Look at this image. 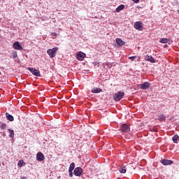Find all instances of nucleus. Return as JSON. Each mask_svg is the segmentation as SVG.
<instances>
[{
    "label": "nucleus",
    "mask_w": 179,
    "mask_h": 179,
    "mask_svg": "<svg viewBox=\"0 0 179 179\" xmlns=\"http://www.w3.org/2000/svg\"><path fill=\"white\" fill-rule=\"evenodd\" d=\"M125 96V92H117L113 94V100L115 101H120Z\"/></svg>",
    "instance_id": "f257e3e1"
},
{
    "label": "nucleus",
    "mask_w": 179,
    "mask_h": 179,
    "mask_svg": "<svg viewBox=\"0 0 179 179\" xmlns=\"http://www.w3.org/2000/svg\"><path fill=\"white\" fill-rule=\"evenodd\" d=\"M57 51H58V48H53L52 49H48L47 50V54H48L50 58H54L57 55Z\"/></svg>",
    "instance_id": "f03ea898"
},
{
    "label": "nucleus",
    "mask_w": 179,
    "mask_h": 179,
    "mask_svg": "<svg viewBox=\"0 0 179 179\" xmlns=\"http://www.w3.org/2000/svg\"><path fill=\"white\" fill-rule=\"evenodd\" d=\"M83 173V169H82V168L80 167H76L74 169V176H76L77 177H80Z\"/></svg>",
    "instance_id": "7ed1b4c3"
},
{
    "label": "nucleus",
    "mask_w": 179,
    "mask_h": 179,
    "mask_svg": "<svg viewBox=\"0 0 179 179\" xmlns=\"http://www.w3.org/2000/svg\"><path fill=\"white\" fill-rule=\"evenodd\" d=\"M134 29H136V30H139L140 31H141V30H143V25L142 24V22H136L134 23Z\"/></svg>",
    "instance_id": "20e7f679"
},
{
    "label": "nucleus",
    "mask_w": 179,
    "mask_h": 179,
    "mask_svg": "<svg viewBox=\"0 0 179 179\" xmlns=\"http://www.w3.org/2000/svg\"><path fill=\"white\" fill-rule=\"evenodd\" d=\"M85 57H86V54L83 53V52H78L76 53V58L78 61H83Z\"/></svg>",
    "instance_id": "39448f33"
},
{
    "label": "nucleus",
    "mask_w": 179,
    "mask_h": 179,
    "mask_svg": "<svg viewBox=\"0 0 179 179\" xmlns=\"http://www.w3.org/2000/svg\"><path fill=\"white\" fill-rule=\"evenodd\" d=\"M27 69L28 71H30L34 75V76H41L40 71L32 67H28Z\"/></svg>",
    "instance_id": "423d86ee"
},
{
    "label": "nucleus",
    "mask_w": 179,
    "mask_h": 179,
    "mask_svg": "<svg viewBox=\"0 0 179 179\" xmlns=\"http://www.w3.org/2000/svg\"><path fill=\"white\" fill-rule=\"evenodd\" d=\"M13 46L15 50H17L18 51H20V50H23V48L22 47V45L19 43V41L15 42L13 44Z\"/></svg>",
    "instance_id": "0eeeda50"
},
{
    "label": "nucleus",
    "mask_w": 179,
    "mask_h": 179,
    "mask_svg": "<svg viewBox=\"0 0 179 179\" xmlns=\"http://www.w3.org/2000/svg\"><path fill=\"white\" fill-rule=\"evenodd\" d=\"M141 89H143V90H146L150 87V83L148 82H145L143 84L140 85Z\"/></svg>",
    "instance_id": "6e6552de"
},
{
    "label": "nucleus",
    "mask_w": 179,
    "mask_h": 179,
    "mask_svg": "<svg viewBox=\"0 0 179 179\" xmlns=\"http://www.w3.org/2000/svg\"><path fill=\"white\" fill-rule=\"evenodd\" d=\"M122 132H129V126L126 124H122L121 126Z\"/></svg>",
    "instance_id": "1a4fd4ad"
},
{
    "label": "nucleus",
    "mask_w": 179,
    "mask_h": 179,
    "mask_svg": "<svg viewBox=\"0 0 179 179\" xmlns=\"http://www.w3.org/2000/svg\"><path fill=\"white\" fill-rule=\"evenodd\" d=\"M160 163L164 166H169V164H173V161L169 159H162Z\"/></svg>",
    "instance_id": "9d476101"
},
{
    "label": "nucleus",
    "mask_w": 179,
    "mask_h": 179,
    "mask_svg": "<svg viewBox=\"0 0 179 179\" xmlns=\"http://www.w3.org/2000/svg\"><path fill=\"white\" fill-rule=\"evenodd\" d=\"M145 61H148L149 62H151V64H155L156 62V60L153 58L152 56L146 55L145 57Z\"/></svg>",
    "instance_id": "9b49d317"
},
{
    "label": "nucleus",
    "mask_w": 179,
    "mask_h": 179,
    "mask_svg": "<svg viewBox=\"0 0 179 179\" xmlns=\"http://www.w3.org/2000/svg\"><path fill=\"white\" fill-rule=\"evenodd\" d=\"M36 159L38 162H43V160L45 159L44 154L42 152H38L36 155Z\"/></svg>",
    "instance_id": "f8f14e48"
},
{
    "label": "nucleus",
    "mask_w": 179,
    "mask_h": 179,
    "mask_svg": "<svg viewBox=\"0 0 179 179\" xmlns=\"http://www.w3.org/2000/svg\"><path fill=\"white\" fill-rule=\"evenodd\" d=\"M115 43H116V44L120 45V47H122V45H125V43L124 42V41H122V39H121L120 38H117L115 39Z\"/></svg>",
    "instance_id": "ddd939ff"
},
{
    "label": "nucleus",
    "mask_w": 179,
    "mask_h": 179,
    "mask_svg": "<svg viewBox=\"0 0 179 179\" xmlns=\"http://www.w3.org/2000/svg\"><path fill=\"white\" fill-rule=\"evenodd\" d=\"M157 120L158 121H160V122H163V121H166V115L164 114L158 115Z\"/></svg>",
    "instance_id": "4468645a"
},
{
    "label": "nucleus",
    "mask_w": 179,
    "mask_h": 179,
    "mask_svg": "<svg viewBox=\"0 0 179 179\" xmlns=\"http://www.w3.org/2000/svg\"><path fill=\"white\" fill-rule=\"evenodd\" d=\"M103 92V90L99 87H95L92 90V93H101Z\"/></svg>",
    "instance_id": "2eb2a0df"
},
{
    "label": "nucleus",
    "mask_w": 179,
    "mask_h": 179,
    "mask_svg": "<svg viewBox=\"0 0 179 179\" xmlns=\"http://www.w3.org/2000/svg\"><path fill=\"white\" fill-rule=\"evenodd\" d=\"M125 8V6L124 5H120L116 9H115V12H117V13L119 12H121V10H124Z\"/></svg>",
    "instance_id": "dca6fc26"
},
{
    "label": "nucleus",
    "mask_w": 179,
    "mask_h": 179,
    "mask_svg": "<svg viewBox=\"0 0 179 179\" xmlns=\"http://www.w3.org/2000/svg\"><path fill=\"white\" fill-rule=\"evenodd\" d=\"M172 141L173 143H178V134H175L172 138Z\"/></svg>",
    "instance_id": "f3484780"
},
{
    "label": "nucleus",
    "mask_w": 179,
    "mask_h": 179,
    "mask_svg": "<svg viewBox=\"0 0 179 179\" xmlns=\"http://www.w3.org/2000/svg\"><path fill=\"white\" fill-rule=\"evenodd\" d=\"M6 118L8 121H13L14 118H13V116L12 115H10L9 113H6Z\"/></svg>",
    "instance_id": "a211bd4d"
},
{
    "label": "nucleus",
    "mask_w": 179,
    "mask_h": 179,
    "mask_svg": "<svg viewBox=\"0 0 179 179\" xmlns=\"http://www.w3.org/2000/svg\"><path fill=\"white\" fill-rule=\"evenodd\" d=\"M8 134H9V137L13 138L15 136V131L10 129H8Z\"/></svg>",
    "instance_id": "6ab92c4d"
},
{
    "label": "nucleus",
    "mask_w": 179,
    "mask_h": 179,
    "mask_svg": "<svg viewBox=\"0 0 179 179\" xmlns=\"http://www.w3.org/2000/svg\"><path fill=\"white\" fill-rule=\"evenodd\" d=\"M75 169V164L73 162H72L69 168V172H71L73 171V170Z\"/></svg>",
    "instance_id": "aec40b11"
},
{
    "label": "nucleus",
    "mask_w": 179,
    "mask_h": 179,
    "mask_svg": "<svg viewBox=\"0 0 179 179\" xmlns=\"http://www.w3.org/2000/svg\"><path fill=\"white\" fill-rule=\"evenodd\" d=\"M159 43H162V44H166L169 43V39L166 38H162L160 39Z\"/></svg>",
    "instance_id": "412c9836"
},
{
    "label": "nucleus",
    "mask_w": 179,
    "mask_h": 179,
    "mask_svg": "<svg viewBox=\"0 0 179 179\" xmlns=\"http://www.w3.org/2000/svg\"><path fill=\"white\" fill-rule=\"evenodd\" d=\"M120 173H122V174H125L127 173V168L125 166L122 167L119 170Z\"/></svg>",
    "instance_id": "4be33fe9"
},
{
    "label": "nucleus",
    "mask_w": 179,
    "mask_h": 179,
    "mask_svg": "<svg viewBox=\"0 0 179 179\" xmlns=\"http://www.w3.org/2000/svg\"><path fill=\"white\" fill-rule=\"evenodd\" d=\"M17 166L18 167H23V166H24V161H23V159L20 160L17 163Z\"/></svg>",
    "instance_id": "5701e85b"
},
{
    "label": "nucleus",
    "mask_w": 179,
    "mask_h": 179,
    "mask_svg": "<svg viewBox=\"0 0 179 179\" xmlns=\"http://www.w3.org/2000/svg\"><path fill=\"white\" fill-rule=\"evenodd\" d=\"M1 129H6V124L5 123H2L1 125Z\"/></svg>",
    "instance_id": "b1692460"
},
{
    "label": "nucleus",
    "mask_w": 179,
    "mask_h": 179,
    "mask_svg": "<svg viewBox=\"0 0 179 179\" xmlns=\"http://www.w3.org/2000/svg\"><path fill=\"white\" fill-rule=\"evenodd\" d=\"M129 59H131V61H135L136 59V56H132L129 57Z\"/></svg>",
    "instance_id": "393cba45"
},
{
    "label": "nucleus",
    "mask_w": 179,
    "mask_h": 179,
    "mask_svg": "<svg viewBox=\"0 0 179 179\" xmlns=\"http://www.w3.org/2000/svg\"><path fill=\"white\" fill-rule=\"evenodd\" d=\"M13 58H17V53H16V52H14V53H13Z\"/></svg>",
    "instance_id": "a878e982"
},
{
    "label": "nucleus",
    "mask_w": 179,
    "mask_h": 179,
    "mask_svg": "<svg viewBox=\"0 0 179 179\" xmlns=\"http://www.w3.org/2000/svg\"><path fill=\"white\" fill-rule=\"evenodd\" d=\"M151 132H157V130L156 129H150Z\"/></svg>",
    "instance_id": "bb28decb"
},
{
    "label": "nucleus",
    "mask_w": 179,
    "mask_h": 179,
    "mask_svg": "<svg viewBox=\"0 0 179 179\" xmlns=\"http://www.w3.org/2000/svg\"><path fill=\"white\" fill-rule=\"evenodd\" d=\"M69 173V177H73V173H72V171Z\"/></svg>",
    "instance_id": "cd10ccee"
},
{
    "label": "nucleus",
    "mask_w": 179,
    "mask_h": 179,
    "mask_svg": "<svg viewBox=\"0 0 179 179\" xmlns=\"http://www.w3.org/2000/svg\"><path fill=\"white\" fill-rule=\"evenodd\" d=\"M140 0H133V2H134L135 3H138V2H139Z\"/></svg>",
    "instance_id": "c85d7f7f"
},
{
    "label": "nucleus",
    "mask_w": 179,
    "mask_h": 179,
    "mask_svg": "<svg viewBox=\"0 0 179 179\" xmlns=\"http://www.w3.org/2000/svg\"><path fill=\"white\" fill-rule=\"evenodd\" d=\"M52 36H57V33H55V32H52Z\"/></svg>",
    "instance_id": "c756f323"
},
{
    "label": "nucleus",
    "mask_w": 179,
    "mask_h": 179,
    "mask_svg": "<svg viewBox=\"0 0 179 179\" xmlns=\"http://www.w3.org/2000/svg\"><path fill=\"white\" fill-rule=\"evenodd\" d=\"M21 179H27V177H22V178H21Z\"/></svg>",
    "instance_id": "7c9ffc66"
},
{
    "label": "nucleus",
    "mask_w": 179,
    "mask_h": 179,
    "mask_svg": "<svg viewBox=\"0 0 179 179\" xmlns=\"http://www.w3.org/2000/svg\"><path fill=\"white\" fill-rule=\"evenodd\" d=\"M1 71H0V75H1Z\"/></svg>",
    "instance_id": "2f4dec72"
}]
</instances>
